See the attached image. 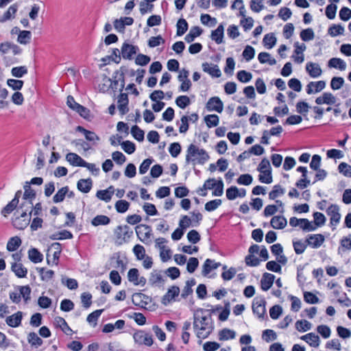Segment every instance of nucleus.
Masks as SVG:
<instances>
[{
  "instance_id": "f257e3e1",
  "label": "nucleus",
  "mask_w": 351,
  "mask_h": 351,
  "mask_svg": "<svg viewBox=\"0 0 351 351\" xmlns=\"http://www.w3.org/2000/svg\"><path fill=\"white\" fill-rule=\"evenodd\" d=\"M193 329L199 339H206L213 330L211 315L208 310L198 308L193 313Z\"/></svg>"
},
{
  "instance_id": "f03ea898",
  "label": "nucleus",
  "mask_w": 351,
  "mask_h": 351,
  "mask_svg": "<svg viewBox=\"0 0 351 351\" xmlns=\"http://www.w3.org/2000/svg\"><path fill=\"white\" fill-rule=\"evenodd\" d=\"M209 159V155L204 149L190 144L186 149V163L204 165Z\"/></svg>"
},
{
  "instance_id": "7ed1b4c3",
  "label": "nucleus",
  "mask_w": 351,
  "mask_h": 351,
  "mask_svg": "<svg viewBox=\"0 0 351 351\" xmlns=\"http://www.w3.org/2000/svg\"><path fill=\"white\" fill-rule=\"evenodd\" d=\"M114 243L121 245L127 242L133 234L132 230L127 225L119 226L113 231Z\"/></svg>"
},
{
  "instance_id": "20e7f679",
  "label": "nucleus",
  "mask_w": 351,
  "mask_h": 351,
  "mask_svg": "<svg viewBox=\"0 0 351 351\" xmlns=\"http://www.w3.org/2000/svg\"><path fill=\"white\" fill-rule=\"evenodd\" d=\"M66 104L71 109L77 112L84 119H88L90 117V110L84 106L77 103L75 101L73 97L71 95L67 97Z\"/></svg>"
},
{
  "instance_id": "39448f33",
  "label": "nucleus",
  "mask_w": 351,
  "mask_h": 351,
  "mask_svg": "<svg viewBox=\"0 0 351 351\" xmlns=\"http://www.w3.org/2000/svg\"><path fill=\"white\" fill-rule=\"evenodd\" d=\"M258 170L263 174H266L267 178L258 176L259 180L263 183L270 184L272 182V176L271 172V166L269 161L267 158H263L258 165Z\"/></svg>"
},
{
  "instance_id": "423d86ee",
  "label": "nucleus",
  "mask_w": 351,
  "mask_h": 351,
  "mask_svg": "<svg viewBox=\"0 0 351 351\" xmlns=\"http://www.w3.org/2000/svg\"><path fill=\"white\" fill-rule=\"evenodd\" d=\"M27 210L22 209L19 216L15 217L13 219V226L19 230L25 228L30 221V215H27Z\"/></svg>"
},
{
  "instance_id": "0eeeda50",
  "label": "nucleus",
  "mask_w": 351,
  "mask_h": 351,
  "mask_svg": "<svg viewBox=\"0 0 351 351\" xmlns=\"http://www.w3.org/2000/svg\"><path fill=\"white\" fill-rule=\"evenodd\" d=\"M136 233L141 241L145 244L150 242L152 229L149 226L145 224L137 226L136 227Z\"/></svg>"
},
{
  "instance_id": "6e6552de",
  "label": "nucleus",
  "mask_w": 351,
  "mask_h": 351,
  "mask_svg": "<svg viewBox=\"0 0 351 351\" xmlns=\"http://www.w3.org/2000/svg\"><path fill=\"white\" fill-rule=\"evenodd\" d=\"M133 338L135 343L138 345L151 346L153 344L152 335L143 330L135 332L133 335Z\"/></svg>"
},
{
  "instance_id": "1a4fd4ad",
  "label": "nucleus",
  "mask_w": 351,
  "mask_h": 351,
  "mask_svg": "<svg viewBox=\"0 0 351 351\" xmlns=\"http://www.w3.org/2000/svg\"><path fill=\"white\" fill-rule=\"evenodd\" d=\"M24 194H23V199H26L27 201L24 202L21 207L20 209H23L25 207H27L28 208H32L33 206V203L32 202V199L35 198L36 193L31 188L30 183L28 182H26L24 185Z\"/></svg>"
},
{
  "instance_id": "9d476101",
  "label": "nucleus",
  "mask_w": 351,
  "mask_h": 351,
  "mask_svg": "<svg viewBox=\"0 0 351 351\" xmlns=\"http://www.w3.org/2000/svg\"><path fill=\"white\" fill-rule=\"evenodd\" d=\"M266 302L263 298H256L252 303V311L258 318H263L266 309H265Z\"/></svg>"
},
{
  "instance_id": "9b49d317",
  "label": "nucleus",
  "mask_w": 351,
  "mask_h": 351,
  "mask_svg": "<svg viewBox=\"0 0 351 351\" xmlns=\"http://www.w3.org/2000/svg\"><path fill=\"white\" fill-rule=\"evenodd\" d=\"M327 215L330 217V223L332 226H336L340 221L341 215L339 207L336 204H331L326 210Z\"/></svg>"
},
{
  "instance_id": "f8f14e48",
  "label": "nucleus",
  "mask_w": 351,
  "mask_h": 351,
  "mask_svg": "<svg viewBox=\"0 0 351 351\" xmlns=\"http://www.w3.org/2000/svg\"><path fill=\"white\" fill-rule=\"evenodd\" d=\"M138 51V47L130 45L127 43H124L121 49V53L123 58L131 60L132 56L135 55Z\"/></svg>"
},
{
  "instance_id": "ddd939ff",
  "label": "nucleus",
  "mask_w": 351,
  "mask_h": 351,
  "mask_svg": "<svg viewBox=\"0 0 351 351\" xmlns=\"http://www.w3.org/2000/svg\"><path fill=\"white\" fill-rule=\"evenodd\" d=\"M129 99L127 93H121L117 98V108L121 114L124 115L129 111Z\"/></svg>"
},
{
  "instance_id": "4468645a",
  "label": "nucleus",
  "mask_w": 351,
  "mask_h": 351,
  "mask_svg": "<svg viewBox=\"0 0 351 351\" xmlns=\"http://www.w3.org/2000/svg\"><path fill=\"white\" fill-rule=\"evenodd\" d=\"M206 107L210 111L221 112L223 108V105L221 100L219 97H213L208 100Z\"/></svg>"
},
{
  "instance_id": "2eb2a0df",
  "label": "nucleus",
  "mask_w": 351,
  "mask_h": 351,
  "mask_svg": "<svg viewBox=\"0 0 351 351\" xmlns=\"http://www.w3.org/2000/svg\"><path fill=\"white\" fill-rule=\"evenodd\" d=\"M326 87L325 81L311 82L306 86V93L308 95L322 91Z\"/></svg>"
},
{
  "instance_id": "dca6fc26",
  "label": "nucleus",
  "mask_w": 351,
  "mask_h": 351,
  "mask_svg": "<svg viewBox=\"0 0 351 351\" xmlns=\"http://www.w3.org/2000/svg\"><path fill=\"white\" fill-rule=\"evenodd\" d=\"M336 97L330 93H324L321 96L315 99V103L317 105L327 104L332 105L336 102Z\"/></svg>"
},
{
  "instance_id": "f3484780",
  "label": "nucleus",
  "mask_w": 351,
  "mask_h": 351,
  "mask_svg": "<svg viewBox=\"0 0 351 351\" xmlns=\"http://www.w3.org/2000/svg\"><path fill=\"white\" fill-rule=\"evenodd\" d=\"M202 69L205 73H208L213 77H219L221 75V71L218 66L208 62H204L202 65Z\"/></svg>"
},
{
  "instance_id": "a211bd4d",
  "label": "nucleus",
  "mask_w": 351,
  "mask_h": 351,
  "mask_svg": "<svg viewBox=\"0 0 351 351\" xmlns=\"http://www.w3.org/2000/svg\"><path fill=\"white\" fill-rule=\"evenodd\" d=\"M325 239L324 237L321 234H312L310 235L307 239L306 242L313 248H318L319 247L324 243Z\"/></svg>"
},
{
  "instance_id": "6ab92c4d",
  "label": "nucleus",
  "mask_w": 351,
  "mask_h": 351,
  "mask_svg": "<svg viewBox=\"0 0 351 351\" xmlns=\"http://www.w3.org/2000/svg\"><path fill=\"white\" fill-rule=\"evenodd\" d=\"M180 293V289L178 287L173 286L169 289L167 293L162 297V302L164 305H167L171 300H173Z\"/></svg>"
},
{
  "instance_id": "aec40b11",
  "label": "nucleus",
  "mask_w": 351,
  "mask_h": 351,
  "mask_svg": "<svg viewBox=\"0 0 351 351\" xmlns=\"http://www.w3.org/2000/svg\"><path fill=\"white\" fill-rule=\"evenodd\" d=\"M295 49L294 51L295 56H293V58L294 61L298 64H301L304 60V57L303 54V51L306 50V45L304 44H299V43H295Z\"/></svg>"
},
{
  "instance_id": "412c9836",
  "label": "nucleus",
  "mask_w": 351,
  "mask_h": 351,
  "mask_svg": "<svg viewBox=\"0 0 351 351\" xmlns=\"http://www.w3.org/2000/svg\"><path fill=\"white\" fill-rule=\"evenodd\" d=\"M22 317V312L18 311L17 313L7 317L5 319V322L9 326L15 328L21 324Z\"/></svg>"
},
{
  "instance_id": "4be33fe9",
  "label": "nucleus",
  "mask_w": 351,
  "mask_h": 351,
  "mask_svg": "<svg viewBox=\"0 0 351 351\" xmlns=\"http://www.w3.org/2000/svg\"><path fill=\"white\" fill-rule=\"evenodd\" d=\"M306 70L312 77H318L322 75V71L319 65L317 63L308 62L306 65Z\"/></svg>"
},
{
  "instance_id": "5701e85b",
  "label": "nucleus",
  "mask_w": 351,
  "mask_h": 351,
  "mask_svg": "<svg viewBox=\"0 0 351 351\" xmlns=\"http://www.w3.org/2000/svg\"><path fill=\"white\" fill-rule=\"evenodd\" d=\"M301 339L305 341L311 347L317 348L320 343V339L318 335L313 332L308 333L301 337Z\"/></svg>"
},
{
  "instance_id": "b1692460",
  "label": "nucleus",
  "mask_w": 351,
  "mask_h": 351,
  "mask_svg": "<svg viewBox=\"0 0 351 351\" xmlns=\"http://www.w3.org/2000/svg\"><path fill=\"white\" fill-rule=\"evenodd\" d=\"M274 275L269 273H265L261 280L262 289L264 291L269 289L274 283Z\"/></svg>"
},
{
  "instance_id": "393cba45",
  "label": "nucleus",
  "mask_w": 351,
  "mask_h": 351,
  "mask_svg": "<svg viewBox=\"0 0 351 351\" xmlns=\"http://www.w3.org/2000/svg\"><path fill=\"white\" fill-rule=\"evenodd\" d=\"M149 282L151 285L160 287L164 285L165 279L160 271L154 270L152 272Z\"/></svg>"
},
{
  "instance_id": "a878e982",
  "label": "nucleus",
  "mask_w": 351,
  "mask_h": 351,
  "mask_svg": "<svg viewBox=\"0 0 351 351\" xmlns=\"http://www.w3.org/2000/svg\"><path fill=\"white\" fill-rule=\"evenodd\" d=\"M221 265L220 263H216L211 259H206L202 267L203 276H207L213 269H217Z\"/></svg>"
},
{
  "instance_id": "bb28decb",
  "label": "nucleus",
  "mask_w": 351,
  "mask_h": 351,
  "mask_svg": "<svg viewBox=\"0 0 351 351\" xmlns=\"http://www.w3.org/2000/svg\"><path fill=\"white\" fill-rule=\"evenodd\" d=\"M66 160L73 166L82 167L85 160L75 153H69L66 156Z\"/></svg>"
},
{
  "instance_id": "cd10ccee",
  "label": "nucleus",
  "mask_w": 351,
  "mask_h": 351,
  "mask_svg": "<svg viewBox=\"0 0 351 351\" xmlns=\"http://www.w3.org/2000/svg\"><path fill=\"white\" fill-rule=\"evenodd\" d=\"M224 27L222 24H220L217 28L213 30L211 33L210 38L213 40L215 41L217 44H221L223 43Z\"/></svg>"
},
{
  "instance_id": "c85d7f7f",
  "label": "nucleus",
  "mask_w": 351,
  "mask_h": 351,
  "mask_svg": "<svg viewBox=\"0 0 351 351\" xmlns=\"http://www.w3.org/2000/svg\"><path fill=\"white\" fill-rule=\"evenodd\" d=\"M270 223L274 229H282L287 226V221L283 216H274L271 218Z\"/></svg>"
},
{
  "instance_id": "c756f323",
  "label": "nucleus",
  "mask_w": 351,
  "mask_h": 351,
  "mask_svg": "<svg viewBox=\"0 0 351 351\" xmlns=\"http://www.w3.org/2000/svg\"><path fill=\"white\" fill-rule=\"evenodd\" d=\"M76 130L82 132L84 135L86 139L88 141L95 143L99 141L100 139L94 132L87 130L82 126H77L76 128Z\"/></svg>"
},
{
  "instance_id": "7c9ffc66",
  "label": "nucleus",
  "mask_w": 351,
  "mask_h": 351,
  "mask_svg": "<svg viewBox=\"0 0 351 351\" xmlns=\"http://www.w3.org/2000/svg\"><path fill=\"white\" fill-rule=\"evenodd\" d=\"M11 269L19 278H25L27 276V269L21 263H12Z\"/></svg>"
},
{
  "instance_id": "2f4dec72",
  "label": "nucleus",
  "mask_w": 351,
  "mask_h": 351,
  "mask_svg": "<svg viewBox=\"0 0 351 351\" xmlns=\"http://www.w3.org/2000/svg\"><path fill=\"white\" fill-rule=\"evenodd\" d=\"M92 184L91 179H81L77 182V186L79 191L87 193L90 191Z\"/></svg>"
},
{
  "instance_id": "473e14b6",
  "label": "nucleus",
  "mask_w": 351,
  "mask_h": 351,
  "mask_svg": "<svg viewBox=\"0 0 351 351\" xmlns=\"http://www.w3.org/2000/svg\"><path fill=\"white\" fill-rule=\"evenodd\" d=\"M329 67L339 69L341 71H344L346 69V63L341 58H332L329 60Z\"/></svg>"
},
{
  "instance_id": "72a5a7b5",
  "label": "nucleus",
  "mask_w": 351,
  "mask_h": 351,
  "mask_svg": "<svg viewBox=\"0 0 351 351\" xmlns=\"http://www.w3.org/2000/svg\"><path fill=\"white\" fill-rule=\"evenodd\" d=\"M202 29L199 27H198V26L193 27L190 29L189 33L186 35L184 39L187 43H190L193 42L196 37L200 36L202 34Z\"/></svg>"
},
{
  "instance_id": "f704fd0d",
  "label": "nucleus",
  "mask_w": 351,
  "mask_h": 351,
  "mask_svg": "<svg viewBox=\"0 0 351 351\" xmlns=\"http://www.w3.org/2000/svg\"><path fill=\"white\" fill-rule=\"evenodd\" d=\"M258 60L261 64L267 63L269 65H274L276 64V60L267 52H261L258 55Z\"/></svg>"
},
{
  "instance_id": "c9c22d12",
  "label": "nucleus",
  "mask_w": 351,
  "mask_h": 351,
  "mask_svg": "<svg viewBox=\"0 0 351 351\" xmlns=\"http://www.w3.org/2000/svg\"><path fill=\"white\" fill-rule=\"evenodd\" d=\"M56 325L61 328V330L67 335H71L72 330L68 326L65 319L61 317H57L55 318Z\"/></svg>"
},
{
  "instance_id": "e433bc0d",
  "label": "nucleus",
  "mask_w": 351,
  "mask_h": 351,
  "mask_svg": "<svg viewBox=\"0 0 351 351\" xmlns=\"http://www.w3.org/2000/svg\"><path fill=\"white\" fill-rule=\"evenodd\" d=\"M28 257L34 263H40L43 258V254L36 248H32L28 251Z\"/></svg>"
},
{
  "instance_id": "4c0bfd02",
  "label": "nucleus",
  "mask_w": 351,
  "mask_h": 351,
  "mask_svg": "<svg viewBox=\"0 0 351 351\" xmlns=\"http://www.w3.org/2000/svg\"><path fill=\"white\" fill-rule=\"evenodd\" d=\"M110 222V218L106 215H99L95 217L92 221L91 224L94 226L100 225H108Z\"/></svg>"
},
{
  "instance_id": "58836bf2",
  "label": "nucleus",
  "mask_w": 351,
  "mask_h": 351,
  "mask_svg": "<svg viewBox=\"0 0 351 351\" xmlns=\"http://www.w3.org/2000/svg\"><path fill=\"white\" fill-rule=\"evenodd\" d=\"M21 245V239L19 237L10 238L7 243L6 248L9 252L15 251Z\"/></svg>"
},
{
  "instance_id": "ea45409f",
  "label": "nucleus",
  "mask_w": 351,
  "mask_h": 351,
  "mask_svg": "<svg viewBox=\"0 0 351 351\" xmlns=\"http://www.w3.org/2000/svg\"><path fill=\"white\" fill-rule=\"evenodd\" d=\"M69 193V187L64 186L59 189L56 195L53 197V201L55 203L62 202L66 194Z\"/></svg>"
},
{
  "instance_id": "a19ab883",
  "label": "nucleus",
  "mask_w": 351,
  "mask_h": 351,
  "mask_svg": "<svg viewBox=\"0 0 351 351\" xmlns=\"http://www.w3.org/2000/svg\"><path fill=\"white\" fill-rule=\"evenodd\" d=\"M28 342L32 346L35 347L40 346L43 344V340L38 336V335L32 332H29L27 336Z\"/></svg>"
},
{
  "instance_id": "79ce46f5",
  "label": "nucleus",
  "mask_w": 351,
  "mask_h": 351,
  "mask_svg": "<svg viewBox=\"0 0 351 351\" xmlns=\"http://www.w3.org/2000/svg\"><path fill=\"white\" fill-rule=\"evenodd\" d=\"M263 43L265 47L271 49L276 45V38L273 34H267L265 35Z\"/></svg>"
},
{
  "instance_id": "37998d69",
  "label": "nucleus",
  "mask_w": 351,
  "mask_h": 351,
  "mask_svg": "<svg viewBox=\"0 0 351 351\" xmlns=\"http://www.w3.org/2000/svg\"><path fill=\"white\" fill-rule=\"evenodd\" d=\"M32 34L29 31H20L17 41L23 45H26L29 43Z\"/></svg>"
},
{
  "instance_id": "c03bdc74",
  "label": "nucleus",
  "mask_w": 351,
  "mask_h": 351,
  "mask_svg": "<svg viewBox=\"0 0 351 351\" xmlns=\"http://www.w3.org/2000/svg\"><path fill=\"white\" fill-rule=\"evenodd\" d=\"M344 33V27L341 25H332L328 29V34L332 36L343 35Z\"/></svg>"
},
{
  "instance_id": "a18cd8bd",
  "label": "nucleus",
  "mask_w": 351,
  "mask_h": 351,
  "mask_svg": "<svg viewBox=\"0 0 351 351\" xmlns=\"http://www.w3.org/2000/svg\"><path fill=\"white\" fill-rule=\"evenodd\" d=\"M177 27V35H183L188 29V23L184 19H180L176 25Z\"/></svg>"
},
{
  "instance_id": "49530a36",
  "label": "nucleus",
  "mask_w": 351,
  "mask_h": 351,
  "mask_svg": "<svg viewBox=\"0 0 351 351\" xmlns=\"http://www.w3.org/2000/svg\"><path fill=\"white\" fill-rule=\"evenodd\" d=\"M312 324L307 320H298L295 322V328L298 331L305 332L311 328Z\"/></svg>"
},
{
  "instance_id": "de8ad7c7",
  "label": "nucleus",
  "mask_w": 351,
  "mask_h": 351,
  "mask_svg": "<svg viewBox=\"0 0 351 351\" xmlns=\"http://www.w3.org/2000/svg\"><path fill=\"white\" fill-rule=\"evenodd\" d=\"M236 336V333L234 330L224 328L219 332V339L220 340H228L230 339H234Z\"/></svg>"
},
{
  "instance_id": "09e8293b",
  "label": "nucleus",
  "mask_w": 351,
  "mask_h": 351,
  "mask_svg": "<svg viewBox=\"0 0 351 351\" xmlns=\"http://www.w3.org/2000/svg\"><path fill=\"white\" fill-rule=\"evenodd\" d=\"M285 192V190L282 188L280 185H275L273 187L271 191L269 193V197L271 199H275L276 197L283 195Z\"/></svg>"
},
{
  "instance_id": "8fccbe9b",
  "label": "nucleus",
  "mask_w": 351,
  "mask_h": 351,
  "mask_svg": "<svg viewBox=\"0 0 351 351\" xmlns=\"http://www.w3.org/2000/svg\"><path fill=\"white\" fill-rule=\"evenodd\" d=\"M37 270L40 275L41 279L44 281H49L54 275L53 271L51 269L45 270V268H38Z\"/></svg>"
},
{
  "instance_id": "3c124183",
  "label": "nucleus",
  "mask_w": 351,
  "mask_h": 351,
  "mask_svg": "<svg viewBox=\"0 0 351 351\" xmlns=\"http://www.w3.org/2000/svg\"><path fill=\"white\" fill-rule=\"evenodd\" d=\"M191 103L190 99L186 95H181L176 98V104L182 109H184Z\"/></svg>"
},
{
  "instance_id": "603ef678",
  "label": "nucleus",
  "mask_w": 351,
  "mask_h": 351,
  "mask_svg": "<svg viewBox=\"0 0 351 351\" xmlns=\"http://www.w3.org/2000/svg\"><path fill=\"white\" fill-rule=\"evenodd\" d=\"M344 84V80L341 77H333L330 81V87L332 90L340 89Z\"/></svg>"
},
{
  "instance_id": "864d4df0",
  "label": "nucleus",
  "mask_w": 351,
  "mask_h": 351,
  "mask_svg": "<svg viewBox=\"0 0 351 351\" xmlns=\"http://www.w3.org/2000/svg\"><path fill=\"white\" fill-rule=\"evenodd\" d=\"M237 77L240 82L243 83H247L252 80V75L250 72H247L245 70H241L237 73Z\"/></svg>"
},
{
  "instance_id": "5fc2aeb1",
  "label": "nucleus",
  "mask_w": 351,
  "mask_h": 351,
  "mask_svg": "<svg viewBox=\"0 0 351 351\" xmlns=\"http://www.w3.org/2000/svg\"><path fill=\"white\" fill-rule=\"evenodd\" d=\"M315 34L313 30L311 28H307L306 29H303L300 32V38L303 41H309L314 38Z\"/></svg>"
},
{
  "instance_id": "6e6d98bb",
  "label": "nucleus",
  "mask_w": 351,
  "mask_h": 351,
  "mask_svg": "<svg viewBox=\"0 0 351 351\" xmlns=\"http://www.w3.org/2000/svg\"><path fill=\"white\" fill-rule=\"evenodd\" d=\"M103 311H104L103 309H99V310H96L94 312L91 313L87 317V319H86L87 322L90 324H93L94 326H96L97 321Z\"/></svg>"
},
{
  "instance_id": "4d7b16f0",
  "label": "nucleus",
  "mask_w": 351,
  "mask_h": 351,
  "mask_svg": "<svg viewBox=\"0 0 351 351\" xmlns=\"http://www.w3.org/2000/svg\"><path fill=\"white\" fill-rule=\"evenodd\" d=\"M204 120L208 128L215 127L219 124V117L216 114L207 115Z\"/></svg>"
},
{
  "instance_id": "13d9d810",
  "label": "nucleus",
  "mask_w": 351,
  "mask_h": 351,
  "mask_svg": "<svg viewBox=\"0 0 351 351\" xmlns=\"http://www.w3.org/2000/svg\"><path fill=\"white\" fill-rule=\"evenodd\" d=\"M338 170L344 176L351 178V166L346 162H341L338 166Z\"/></svg>"
},
{
  "instance_id": "bf43d9fd",
  "label": "nucleus",
  "mask_w": 351,
  "mask_h": 351,
  "mask_svg": "<svg viewBox=\"0 0 351 351\" xmlns=\"http://www.w3.org/2000/svg\"><path fill=\"white\" fill-rule=\"evenodd\" d=\"M299 226L304 231H313L316 229V226L307 219H300Z\"/></svg>"
},
{
  "instance_id": "052dcab7",
  "label": "nucleus",
  "mask_w": 351,
  "mask_h": 351,
  "mask_svg": "<svg viewBox=\"0 0 351 351\" xmlns=\"http://www.w3.org/2000/svg\"><path fill=\"white\" fill-rule=\"evenodd\" d=\"M130 204L125 200H119L115 203L114 207L118 213H123L129 208Z\"/></svg>"
},
{
  "instance_id": "680f3d73",
  "label": "nucleus",
  "mask_w": 351,
  "mask_h": 351,
  "mask_svg": "<svg viewBox=\"0 0 351 351\" xmlns=\"http://www.w3.org/2000/svg\"><path fill=\"white\" fill-rule=\"evenodd\" d=\"M131 133L134 138L138 141H143L144 139V132L137 125H134L131 129Z\"/></svg>"
},
{
  "instance_id": "e2e57ef3",
  "label": "nucleus",
  "mask_w": 351,
  "mask_h": 351,
  "mask_svg": "<svg viewBox=\"0 0 351 351\" xmlns=\"http://www.w3.org/2000/svg\"><path fill=\"white\" fill-rule=\"evenodd\" d=\"M122 149L128 154H131L135 152V144L130 141H125L121 143Z\"/></svg>"
},
{
  "instance_id": "0e129e2a",
  "label": "nucleus",
  "mask_w": 351,
  "mask_h": 351,
  "mask_svg": "<svg viewBox=\"0 0 351 351\" xmlns=\"http://www.w3.org/2000/svg\"><path fill=\"white\" fill-rule=\"evenodd\" d=\"M193 224L192 219L187 215L182 216L179 221V227L184 230L190 226H193Z\"/></svg>"
},
{
  "instance_id": "69168bd1",
  "label": "nucleus",
  "mask_w": 351,
  "mask_h": 351,
  "mask_svg": "<svg viewBox=\"0 0 351 351\" xmlns=\"http://www.w3.org/2000/svg\"><path fill=\"white\" fill-rule=\"evenodd\" d=\"M133 252L138 260H143L145 256V250L143 245L139 244L134 245Z\"/></svg>"
},
{
  "instance_id": "338daca9",
  "label": "nucleus",
  "mask_w": 351,
  "mask_h": 351,
  "mask_svg": "<svg viewBox=\"0 0 351 351\" xmlns=\"http://www.w3.org/2000/svg\"><path fill=\"white\" fill-rule=\"evenodd\" d=\"M11 73L15 77H22L27 73V69L25 66H16L12 69Z\"/></svg>"
},
{
  "instance_id": "774afa93",
  "label": "nucleus",
  "mask_w": 351,
  "mask_h": 351,
  "mask_svg": "<svg viewBox=\"0 0 351 351\" xmlns=\"http://www.w3.org/2000/svg\"><path fill=\"white\" fill-rule=\"evenodd\" d=\"M199 261L197 258L191 257L189 259V261L187 263L186 265V269L187 271L192 274L193 273L197 267H198Z\"/></svg>"
}]
</instances>
